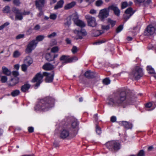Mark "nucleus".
Listing matches in <instances>:
<instances>
[{"label":"nucleus","mask_w":156,"mask_h":156,"mask_svg":"<svg viewBox=\"0 0 156 156\" xmlns=\"http://www.w3.org/2000/svg\"><path fill=\"white\" fill-rule=\"evenodd\" d=\"M147 70L148 73L150 74H153L154 73V69L151 66H148L147 68Z\"/></svg>","instance_id":"39"},{"label":"nucleus","mask_w":156,"mask_h":156,"mask_svg":"<svg viewBox=\"0 0 156 156\" xmlns=\"http://www.w3.org/2000/svg\"><path fill=\"white\" fill-rule=\"evenodd\" d=\"M77 26H79L81 27H84L85 25V23L82 21L79 20L75 23Z\"/></svg>","instance_id":"30"},{"label":"nucleus","mask_w":156,"mask_h":156,"mask_svg":"<svg viewBox=\"0 0 156 156\" xmlns=\"http://www.w3.org/2000/svg\"><path fill=\"white\" fill-rule=\"evenodd\" d=\"M2 73L4 74L7 76H9L11 75V72L5 66L2 67Z\"/></svg>","instance_id":"24"},{"label":"nucleus","mask_w":156,"mask_h":156,"mask_svg":"<svg viewBox=\"0 0 156 156\" xmlns=\"http://www.w3.org/2000/svg\"><path fill=\"white\" fill-rule=\"evenodd\" d=\"M20 90H16L12 91L11 93V95L13 97H15L18 95L20 94Z\"/></svg>","instance_id":"35"},{"label":"nucleus","mask_w":156,"mask_h":156,"mask_svg":"<svg viewBox=\"0 0 156 156\" xmlns=\"http://www.w3.org/2000/svg\"><path fill=\"white\" fill-rule=\"evenodd\" d=\"M13 75L15 77L18 76L19 75V73L17 71H13L12 73Z\"/></svg>","instance_id":"54"},{"label":"nucleus","mask_w":156,"mask_h":156,"mask_svg":"<svg viewBox=\"0 0 156 156\" xmlns=\"http://www.w3.org/2000/svg\"><path fill=\"white\" fill-rule=\"evenodd\" d=\"M103 3V2L102 0H98L95 2V5L98 7L101 6Z\"/></svg>","instance_id":"40"},{"label":"nucleus","mask_w":156,"mask_h":156,"mask_svg":"<svg viewBox=\"0 0 156 156\" xmlns=\"http://www.w3.org/2000/svg\"><path fill=\"white\" fill-rule=\"evenodd\" d=\"M7 77L5 76H3L2 73L0 74V81L2 83H5L7 80Z\"/></svg>","instance_id":"29"},{"label":"nucleus","mask_w":156,"mask_h":156,"mask_svg":"<svg viewBox=\"0 0 156 156\" xmlns=\"http://www.w3.org/2000/svg\"><path fill=\"white\" fill-rule=\"evenodd\" d=\"M75 4L76 3L75 2H72L66 5L65 6V9H70L74 6Z\"/></svg>","instance_id":"31"},{"label":"nucleus","mask_w":156,"mask_h":156,"mask_svg":"<svg viewBox=\"0 0 156 156\" xmlns=\"http://www.w3.org/2000/svg\"><path fill=\"white\" fill-rule=\"evenodd\" d=\"M54 100L51 97H46L40 99L34 108L36 111H46L54 106Z\"/></svg>","instance_id":"2"},{"label":"nucleus","mask_w":156,"mask_h":156,"mask_svg":"<svg viewBox=\"0 0 156 156\" xmlns=\"http://www.w3.org/2000/svg\"><path fill=\"white\" fill-rule=\"evenodd\" d=\"M116 118L115 116H112L111 118V121L112 122H115L116 121Z\"/></svg>","instance_id":"55"},{"label":"nucleus","mask_w":156,"mask_h":156,"mask_svg":"<svg viewBox=\"0 0 156 156\" xmlns=\"http://www.w3.org/2000/svg\"><path fill=\"white\" fill-rule=\"evenodd\" d=\"M110 83V81L108 78H105L103 80V83L105 85H108Z\"/></svg>","instance_id":"46"},{"label":"nucleus","mask_w":156,"mask_h":156,"mask_svg":"<svg viewBox=\"0 0 156 156\" xmlns=\"http://www.w3.org/2000/svg\"><path fill=\"white\" fill-rule=\"evenodd\" d=\"M92 32L93 33L92 35L95 37H97L103 33V32H101L99 30H93Z\"/></svg>","instance_id":"33"},{"label":"nucleus","mask_w":156,"mask_h":156,"mask_svg":"<svg viewBox=\"0 0 156 156\" xmlns=\"http://www.w3.org/2000/svg\"><path fill=\"white\" fill-rule=\"evenodd\" d=\"M13 3L15 5L19 6L21 4L20 0H13Z\"/></svg>","instance_id":"45"},{"label":"nucleus","mask_w":156,"mask_h":156,"mask_svg":"<svg viewBox=\"0 0 156 156\" xmlns=\"http://www.w3.org/2000/svg\"><path fill=\"white\" fill-rule=\"evenodd\" d=\"M79 123L77 120L73 118L72 119L71 127L74 129V130L77 131L78 130Z\"/></svg>","instance_id":"15"},{"label":"nucleus","mask_w":156,"mask_h":156,"mask_svg":"<svg viewBox=\"0 0 156 156\" xmlns=\"http://www.w3.org/2000/svg\"><path fill=\"white\" fill-rule=\"evenodd\" d=\"M71 51L73 54H75L78 51L77 48L75 46H73L71 50Z\"/></svg>","instance_id":"49"},{"label":"nucleus","mask_w":156,"mask_h":156,"mask_svg":"<svg viewBox=\"0 0 156 156\" xmlns=\"http://www.w3.org/2000/svg\"><path fill=\"white\" fill-rule=\"evenodd\" d=\"M106 147L112 151H116L120 149V144L117 141L112 140L108 141L106 144Z\"/></svg>","instance_id":"6"},{"label":"nucleus","mask_w":156,"mask_h":156,"mask_svg":"<svg viewBox=\"0 0 156 156\" xmlns=\"http://www.w3.org/2000/svg\"><path fill=\"white\" fill-rule=\"evenodd\" d=\"M9 24V23L8 22L5 23L3 24L0 26V30H3L5 27L8 26Z\"/></svg>","instance_id":"43"},{"label":"nucleus","mask_w":156,"mask_h":156,"mask_svg":"<svg viewBox=\"0 0 156 156\" xmlns=\"http://www.w3.org/2000/svg\"><path fill=\"white\" fill-rule=\"evenodd\" d=\"M85 18L89 26L93 27L96 26L97 23L94 17L89 15H86L85 16Z\"/></svg>","instance_id":"9"},{"label":"nucleus","mask_w":156,"mask_h":156,"mask_svg":"<svg viewBox=\"0 0 156 156\" xmlns=\"http://www.w3.org/2000/svg\"><path fill=\"white\" fill-rule=\"evenodd\" d=\"M74 32L76 35L75 37V38L76 40L82 39L83 36H85L87 34L86 30L83 29H81L80 30H75L74 31Z\"/></svg>","instance_id":"8"},{"label":"nucleus","mask_w":156,"mask_h":156,"mask_svg":"<svg viewBox=\"0 0 156 156\" xmlns=\"http://www.w3.org/2000/svg\"><path fill=\"white\" fill-rule=\"evenodd\" d=\"M28 131L30 133H32L33 132L34 129L33 127H29L28 128Z\"/></svg>","instance_id":"57"},{"label":"nucleus","mask_w":156,"mask_h":156,"mask_svg":"<svg viewBox=\"0 0 156 156\" xmlns=\"http://www.w3.org/2000/svg\"><path fill=\"white\" fill-rule=\"evenodd\" d=\"M96 11L95 10L93 9L91 10L90 11V13L92 14H94L96 13Z\"/></svg>","instance_id":"62"},{"label":"nucleus","mask_w":156,"mask_h":156,"mask_svg":"<svg viewBox=\"0 0 156 156\" xmlns=\"http://www.w3.org/2000/svg\"><path fill=\"white\" fill-rule=\"evenodd\" d=\"M45 3V0H37L35 1V4L36 8L38 9H41L44 6Z\"/></svg>","instance_id":"14"},{"label":"nucleus","mask_w":156,"mask_h":156,"mask_svg":"<svg viewBox=\"0 0 156 156\" xmlns=\"http://www.w3.org/2000/svg\"><path fill=\"white\" fill-rule=\"evenodd\" d=\"M33 62V60L30 56L26 57L24 60V63L28 66H30Z\"/></svg>","instance_id":"19"},{"label":"nucleus","mask_w":156,"mask_h":156,"mask_svg":"<svg viewBox=\"0 0 156 156\" xmlns=\"http://www.w3.org/2000/svg\"><path fill=\"white\" fill-rule=\"evenodd\" d=\"M71 23V21L70 19H69L65 23V25H67L69 26V25H70Z\"/></svg>","instance_id":"58"},{"label":"nucleus","mask_w":156,"mask_h":156,"mask_svg":"<svg viewBox=\"0 0 156 156\" xmlns=\"http://www.w3.org/2000/svg\"><path fill=\"white\" fill-rule=\"evenodd\" d=\"M132 155L134 156H144L145 152L143 150H141L139 151L137 154Z\"/></svg>","instance_id":"38"},{"label":"nucleus","mask_w":156,"mask_h":156,"mask_svg":"<svg viewBox=\"0 0 156 156\" xmlns=\"http://www.w3.org/2000/svg\"><path fill=\"white\" fill-rule=\"evenodd\" d=\"M29 66H28L26 64L24 63L21 66V69L24 72H25L27 70V67Z\"/></svg>","instance_id":"41"},{"label":"nucleus","mask_w":156,"mask_h":156,"mask_svg":"<svg viewBox=\"0 0 156 156\" xmlns=\"http://www.w3.org/2000/svg\"><path fill=\"white\" fill-rule=\"evenodd\" d=\"M2 11L3 13H8L10 12V7L9 5L5 6L3 9Z\"/></svg>","instance_id":"32"},{"label":"nucleus","mask_w":156,"mask_h":156,"mask_svg":"<svg viewBox=\"0 0 156 156\" xmlns=\"http://www.w3.org/2000/svg\"><path fill=\"white\" fill-rule=\"evenodd\" d=\"M30 85L28 84H26L22 86L21 87V90L23 92H25L30 88Z\"/></svg>","instance_id":"27"},{"label":"nucleus","mask_w":156,"mask_h":156,"mask_svg":"<svg viewBox=\"0 0 156 156\" xmlns=\"http://www.w3.org/2000/svg\"><path fill=\"white\" fill-rule=\"evenodd\" d=\"M69 56L65 55H62L61 57L60 58V60L64 61L62 62V64H66L69 62Z\"/></svg>","instance_id":"25"},{"label":"nucleus","mask_w":156,"mask_h":156,"mask_svg":"<svg viewBox=\"0 0 156 156\" xmlns=\"http://www.w3.org/2000/svg\"><path fill=\"white\" fill-rule=\"evenodd\" d=\"M78 60V58L76 56L73 57L71 58L69 57V62H73L75 61H77Z\"/></svg>","instance_id":"42"},{"label":"nucleus","mask_w":156,"mask_h":156,"mask_svg":"<svg viewBox=\"0 0 156 156\" xmlns=\"http://www.w3.org/2000/svg\"><path fill=\"white\" fill-rule=\"evenodd\" d=\"M59 63V62L58 61H54V62H53V64H54V66H56L58 65Z\"/></svg>","instance_id":"64"},{"label":"nucleus","mask_w":156,"mask_h":156,"mask_svg":"<svg viewBox=\"0 0 156 156\" xmlns=\"http://www.w3.org/2000/svg\"><path fill=\"white\" fill-rule=\"evenodd\" d=\"M96 131L97 133L100 135L101 133V128L98 126L97 125L96 127Z\"/></svg>","instance_id":"47"},{"label":"nucleus","mask_w":156,"mask_h":156,"mask_svg":"<svg viewBox=\"0 0 156 156\" xmlns=\"http://www.w3.org/2000/svg\"><path fill=\"white\" fill-rule=\"evenodd\" d=\"M44 38V35H40L37 36L35 40H33L28 44L26 50V52L27 53H30L36 47L38 41H42Z\"/></svg>","instance_id":"3"},{"label":"nucleus","mask_w":156,"mask_h":156,"mask_svg":"<svg viewBox=\"0 0 156 156\" xmlns=\"http://www.w3.org/2000/svg\"><path fill=\"white\" fill-rule=\"evenodd\" d=\"M123 29V26L122 25H120L116 29L117 33H119L122 31Z\"/></svg>","instance_id":"48"},{"label":"nucleus","mask_w":156,"mask_h":156,"mask_svg":"<svg viewBox=\"0 0 156 156\" xmlns=\"http://www.w3.org/2000/svg\"><path fill=\"white\" fill-rule=\"evenodd\" d=\"M44 76L43 74H42L40 73H37L36 76L32 80L33 82H36V84L35 86V88L39 86L40 84L43 81V78Z\"/></svg>","instance_id":"7"},{"label":"nucleus","mask_w":156,"mask_h":156,"mask_svg":"<svg viewBox=\"0 0 156 156\" xmlns=\"http://www.w3.org/2000/svg\"><path fill=\"white\" fill-rule=\"evenodd\" d=\"M101 27L102 29L105 30H108L109 28V27L108 25H103Z\"/></svg>","instance_id":"56"},{"label":"nucleus","mask_w":156,"mask_h":156,"mask_svg":"<svg viewBox=\"0 0 156 156\" xmlns=\"http://www.w3.org/2000/svg\"><path fill=\"white\" fill-rule=\"evenodd\" d=\"M57 17V15L55 14H51L50 15V18L52 20H55Z\"/></svg>","instance_id":"50"},{"label":"nucleus","mask_w":156,"mask_h":156,"mask_svg":"<svg viewBox=\"0 0 156 156\" xmlns=\"http://www.w3.org/2000/svg\"><path fill=\"white\" fill-rule=\"evenodd\" d=\"M107 21L108 23L109 24L111 25L112 27H113L115 24V21L112 20L108 18L107 20Z\"/></svg>","instance_id":"37"},{"label":"nucleus","mask_w":156,"mask_h":156,"mask_svg":"<svg viewBox=\"0 0 156 156\" xmlns=\"http://www.w3.org/2000/svg\"><path fill=\"white\" fill-rule=\"evenodd\" d=\"M84 75L88 78H92L94 76L95 73L90 71H87L85 73Z\"/></svg>","instance_id":"23"},{"label":"nucleus","mask_w":156,"mask_h":156,"mask_svg":"<svg viewBox=\"0 0 156 156\" xmlns=\"http://www.w3.org/2000/svg\"><path fill=\"white\" fill-rule=\"evenodd\" d=\"M64 3V1L63 0H61L58 2L56 5L54 7L55 9H57L60 8L62 7Z\"/></svg>","instance_id":"26"},{"label":"nucleus","mask_w":156,"mask_h":156,"mask_svg":"<svg viewBox=\"0 0 156 156\" xmlns=\"http://www.w3.org/2000/svg\"><path fill=\"white\" fill-rule=\"evenodd\" d=\"M53 145L55 147H57L58 146V144L57 142L55 141L53 143Z\"/></svg>","instance_id":"63"},{"label":"nucleus","mask_w":156,"mask_h":156,"mask_svg":"<svg viewBox=\"0 0 156 156\" xmlns=\"http://www.w3.org/2000/svg\"><path fill=\"white\" fill-rule=\"evenodd\" d=\"M109 9L108 8L100 10L98 15L99 17L102 20L107 18L109 15Z\"/></svg>","instance_id":"11"},{"label":"nucleus","mask_w":156,"mask_h":156,"mask_svg":"<svg viewBox=\"0 0 156 156\" xmlns=\"http://www.w3.org/2000/svg\"><path fill=\"white\" fill-rule=\"evenodd\" d=\"M122 126L127 129H131L133 127L132 124L130 122L126 121H122L121 122Z\"/></svg>","instance_id":"17"},{"label":"nucleus","mask_w":156,"mask_h":156,"mask_svg":"<svg viewBox=\"0 0 156 156\" xmlns=\"http://www.w3.org/2000/svg\"><path fill=\"white\" fill-rule=\"evenodd\" d=\"M21 55V53L18 50L14 51L13 53V57L15 58L19 57Z\"/></svg>","instance_id":"36"},{"label":"nucleus","mask_w":156,"mask_h":156,"mask_svg":"<svg viewBox=\"0 0 156 156\" xmlns=\"http://www.w3.org/2000/svg\"><path fill=\"white\" fill-rule=\"evenodd\" d=\"M56 35V33L55 32H53L52 34L48 35V37L49 38H51L55 37Z\"/></svg>","instance_id":"51"},{"label":"nucleus","mask_w":156,"mask_h":156,"mask_svg":"<svg viewBox=\"0 0 156 156\" xmlns=\"http://www.w3.org/2000/svg\"><path fill=\"white\" fill-rule=\"evenodd\" d=\"M58 50V48L57 47H53L51 49V51L54 53L57 52Z\"/></svg>","instance_id":"52"},{"label":"nucleus","mask_w":156,"mask_h":156,"mask_svg":"<svg viewBox=\"0 0 156 156\" xmlns=\"http://www.w3.org/2000/svg\"><path fill=\"white\" fill-rule=\"evenodd\" d=\"M134 11L131 8H129L125 11V14L123 16V17L126 21L127 20L130 16L134 13Z\"/></svg>","instance_id":"13"},{"label":"nucleus","mask_w":156,"mask_h":156,"mask_svg":"<svg viewBox=\"0 0 156 156\" xmlns=\"http://www.w3.org/2000/svg\"><path fill=\"white\" fill-rule=\"evenodd\" d=\"M19 80L17 78H11L8 82V85L10 87L14 86L19 83Z\"/></svg>","instance_id":"16"},{"label":"nucleus","mask_w":156,"mask_h":156,"mask_svg":"<svg viewBox=\"0 0 156 156\" xmlns=\"http://www.w3.org/2000/svg\"><path fill=\"white\" fill-rule=\"evenodd\" d=\"M128 6V4L127 2H124L122 3L121 8L122 9H124Z\"/></svg>","instance_id":"44"},{"label":"nucleus","mask_w":156,"mask_h":156,"mask_svg":"<svg viewBox=\"0 0 156 156\" xmlns=\"http://www.w3.org/2000/svg\"><path fill=\"white\" fill-rule=\"evenodd\" d=\"M152 104L151 102H149L146 104V107L147 108H150L151 107Z\"/></svg>","instance_id":"60"},{"label":"nucleus","mask_w":156,"mask_h":156,"mask_svg":"<svg viewBox=\"0 0 156 156\" xmlns=\"http://www.w3.org/2000/svg\"><path fill=\"white\" fill-rule=\"evenodd\" d=\"M155 33V29L151 25L147 27L144 31V34L145 35H152Z\"/></svg>","instance_id":"10"},{"label":"nucleus","mask_w":156,"mask_h":156,"mask_svg":"<svg viewBox=\"0 0 156 156\" xmlns=\"http://www.w3.org/2000/svg\"><path fill=\"white\" fill-rule=\"evenodd\" d=\"M42 68L45 70H49L53 69L54 68V66L51 64L47 63L44 64Z\"/></svg>","instance_id":"22"},{"label":"nucleus","mask_w":156,"mask_h":156,"mask_svg":"<svg viewBox=\"0 0 156 156\" xmlns=\"http://www.w3.org/2000/svg\"><path fill=\"white\" fill-rule=\"evenodd\" d=\"M143 75L142 69L136 66L129 74V77L132 80H138Z\"/></svg>","instance_id":"4"},{"label":"nucleus","mask_w":156,"mask_h":156,"mask_svg":"<svg viewBox=\"0 0 156 156\" xmlns=\"http://www.w3.org/2000/svg\"><path fill=\"white\" fill-rule=\"evenodd\" d=\"M134 2L136 3H143L145 5H147L151 3V0H135Z\"/></svg>","instance_id":"21"},{"label":"nucleus","mask_w":156,"mask_h":156,"mask_svg":"<svg viewBox=\"0 0 156 156\" xmlns=\"http://www.w3.org/2000/svg\"><path fill=\"white\" fill-rule=\"evenodd\" d=\"M126 95L125 92L123 91L114 94L108 98V103L112 106L121 105L125 101H127L129 104L133 103L129 102L127 101Z\"/></svg>","instance_id":"1"},{"label":"nucleus","mask_w":156,"mask_h":156,"mask_svg":"<svg viewBox=\"0 0 156 156\" xmlns=\"http://www.w3.org/2000/svg\"><path fill=\"white\" fill-rule=\"evenodd\" d=\"M108 9H111L113 10L115 14L117 16H119L120 13V10L116 5H112L108 7Z\"/></svg>","instance_id":"18"},{"label":"nucleus","mask_w":156,"mask_h":156,"mask_svg":"<svg viewBox=\"0 0 156 156\" xmlns=\"http://www.w3.org/2000/svg\"><path fill=\"white\" fill-rule=\"evenodd\" d=\"M70 18L73 20L75 23H76L77 21L79 20L78 19V15L76 13L73 14L71 16Z\"/></svg>","instance_id":"28"},{"label":"nucleus","mask_w":156,"mask_h":156,"mask_svg":"<svg viewBox=\"0 0 156 156\" xmlns=\"http://www.w3.org/2000/svg\"><path fill=\"white\" fill-rule=\"evenodd\" d=\"M42 9L41 8V9H38L40 11V12L39 14H38V16H40L43 14V12L42 11Z\"/></svg>","instance_id":"61"},{"label":"nucleus","mask_w":156,"mask_h":156,"mask_svg":"<svg viewBox=\"0 0 156 156\" xmlns=\"http://www.w3.org/2000/svg\"><path fill=\"white\" fill-rule=\"evenodd\" d=\"M40 26L38 25H36L34 27V30H38L40 29Z\"/></svg>","instance_id":"59"},{"label":"nucleus","mask_w":156,"mask_h":156,"mask_svg":"<svg viewBox=\"0 0 156 156\" xmlns=\"http://www.w3.org/2000/svg\"><path fill=\"white\" fill-rule=\"evenodd\" d=\"M69 135L68 131L66 129H63L61 132L60 136L63 139H65Z\"/></svg>","instance_id":"20"},{"label":"nucleus","mask_w":156,"mask_h":156,"mask_svg":"<svg viewBox=\"0 0 156 156\" xmlns=\"http://www.w3.org/2000/svg\"><path fill=\"white\" fill-rule=\"evenodd\" d=\"M12 11L15 14L16 20H22L23 19V16L28 15L30 12L29 11H26L25 10L23 12L21 9H19L16 7H13L12 8Z\"/></svg>","instance_id":"5"},{"label":"nucleus","mask_w":156,"mask_h":156,"mask_svg":"<svg viewBox=\"0 0 156 156\" xmlns=\"http://www.w3.org/2000/svg\"><path fill=\"white\" fill-rule=\"evenodd\" d=\"M24 35L23 34H19L16 37V39H20L23 38L24 37Z\"/></svg>","instance_id":"53"},{"label":"nucleus","mask_w":156,"mask_h":156,"mask_svg":"<svg viewBox=\"0 0 156 156\" xmlns=\"http://www.w3.org/2000/svg\"><path fill=\"white\" fill-rule=\"evenodd\" d=\"M43 76H46L45 81L47 83H51L53 81L54 75L53 72L48 73L46 72L43 73Z\"/></svg>","instance_id":"12"},{"label":"nucleus","mask_w":156,"mask_h":156,"mask_svg":"<svg viewBox=\"0 0 156 156\" xmlns=\"http://www.w3.org/2000/svg\"><path fill=\"white\" fill-rule=\"evenodd\" d=\"M46 59L48 61H51L53 60V56H51L49 53H47L45 56Z\"/></svg>","instance_id":"34"}]
</instances>
